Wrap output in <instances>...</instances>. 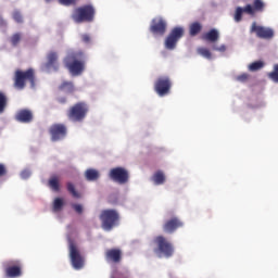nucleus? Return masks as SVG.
Listing matches in <instances>:
<instances>
[{
  "mask_svg": "<svg viewBox=\"0 0 278 278\" xmlns=\"http://www.w3.org/2000/svg\"><path fill=\"white\" fill-rule=\"evenodd\" d=\"M85 59L86 56L81 51H68L66 58L64 59V64L73 77L81 76V74L84 73Z\"/></svg>",
  "mask_w": 278,
  "mask_h": 278,
  "instance_id": "1",
  "label": "nucleus"
},
{
  "mask_svg": "<svg viewBox=\"0 0 278 278\" xmlns=\"http://www.w3.org/2000/svg\"><path fill=\"white\" fill-rule=\"evenodd\" d=\"M49 187L58 192L60 191V182H59V179L56 177H52L50 180H49Z\"/></svg>",
  "mask_w": 278,
  "mask_h": 278,
  "instance_id": "30",
  "label": "nucleus"
},
{
  "mask_svg": "<svg viewBox=\"0 0 278 278\" xmlns=\"http://www.w3.org/2000/svg\"><path fill=\"white\" fill-rule=\"evenodd\" d=\"M71 206H72V208H74V212L77 215H83L84 214V205H81L79 203H72Z\"/></svg>",
  "mask_w": 278,
  "mask_h": 278,
  "instance_id": "33",
  "label": "nucleus"
},
{
  "mask_svg": "<svg viewBox=\"0 0 278 278\" xmlns=\"http://www.w3.org/2000/svg\"><path fill=\"white\" fill-rule=\"evenodd\" d=\"M87 113L88 106L86 103H77L71 109L68 117L73 123H81L86 118Z\"/></svg>",
  "mask_w": 278,
  "mask_h": 278,
  "instance_id": "9",
  "label": "nucleus"
},
{
  "mask_svg": "<svg viewBox=\"0 0 278 278\" xmlns=\"http://www.w3.org/2000/svg\"><path fill=\"white\" fill-rule=\"evenodd\" d=\"M65 206V201L62 198H55L52 203V213L59 215Z\"/></svg>",
  "mask_w": 278,
  "mask_h": 278,
  "instance_id": "19",
  "label": "nucleus"
},
{
  "mask_svg": "<svg viewBox=\"0 0 278 278\" xmlns=\"http://www.w3.org/2000/svg\"><path fill=\"white\" fill-rule=\"evenodd\" d=\"M31 175H33V173H31V170L28 169V168H26V169H24V170L21 172V178H22L23 180L29 179V178L31 177Z\"/></svg>",
  "mask_w": 278,
  "mask_h": 278,
  "instance_id": "36",
  "label": "nucleus"
},
{
  "mask_svg": "<svg viewBox=\"0 0 278 278\" xmlns=\"http://www.w3.org/2000/svg\"><path fill=\"white\" fill-rule=\"evenodd\" d=\"M248 78H249V74L243 73L241 75L236 76L235 80L238 81V83L243 84V83H245L248 80Z\"/></svg>",
  "mask_w": 278,
  "mask_h": 278,
  "instance_id": "37",
  "label": "nucleus"
},
{
  "mask_svg": "<svg viewBox=\"0 0 278 278\" xmlns=\"http://www.w3.org/2000/svg\"><path fill=\"white\" fill-rule=\"evenodd\" d=\"M121 215L116 210H103L100 214V220L102 222V228L104 231H112L114 227L118 226Z\"/></svg>",
  "mask_w": 278,
  "mask_h": 278,
  "instance_id": "2",
  "label": "nucleus"
},
{
  "mask_svg": "<svg viewBox=\"0 0 278 278\" xmlns=\"http://www.w3.org/2000/svg\"><path fill=\"white\" fill-rule=\"evenodd\" d=\"M74 84L72 81H64L61 86H60V90L65 92V93H73L74 92Z\"/></svg>",
  "mask_w": 278,
  "mask_h": 278,
  "instance_id": "24",
  "label": "nucleus"
},
{
  "mask_svg": "<svg viewBox=\"0 0 278 278\" xmlns=\"http://www.w3.org/2000/svg\"><path fill=\"white\" fill-rule=\"evenodd\" d=\"M156 94L164 98L170 91V79L168 77H160L154 86Z\"/></svg>",
  "mask_w": 278,
  "mask_h": 278,
  "instance_id": "12",
  "label": "nucleus"
},
{
  "mask_svg": "<svg viewBox=\"0 0 278 278\" xmlns=\"http://www.w3.org/2000/svg\"><path fill=\"white\" fill-rule=\"evenodd\" d=\"M46 1H47V3H50L51 0H46Z\"/></svg>",
  "mask_w": 278,
  "mask_h": 278,
  "instance_id": "44",
  "label": "nucleus"
},
{
  "mask_svg": "<svg viewBox=\"0 0 278 278\" xmlns=\"http://www.w3.org/2000/svg\"><path fill=\"white\" fill-rule=\"evenodd\" d=\"M8 174V169L4 164L0 163V177H3Z\"/></svg>",
  "mask_w": 278,
  "mask_h": 278,
  "instance_id": "39",
  "label": "nucleus"
},
{
  "mask_svg": "<svg viewBox=\"0 0 278 278\" xmlns=\"http://www.w3.org/2000/svg\"><path fill=\"white\" fill-rule=\"evenodd\" d=\"M252 8L253 14H255V12H263L264 2L262 0H254Z\"/></svg>",
  "mask_w": 278,
  "mask_h": 278,
  "instance_id": "29",
  "label": "nucleus"
},
{
  "mask_svg": "<svg viewBox=\"0 0 278 278\" xmlns=\"http://www.w3.org/2000/svg\"><path fill=\"white\" fill-rule=\"evenodd\" d=\"M264 67V63L262 61L253 62L249 65V71L251 73L257 72Z\"/></svg>",
  "mask_w": 278,
  "mask_h": 278,
  "instance_id": "25",
  "label": "nucleus"
},
{
  "mask_svg": "<svg viewBox=\"0 0 278 278\" xmlns=\"http://www.w3.org/2000/svg\"><path fill=\"white\" fill-rule=\"evenodd\" d=\"M21 34L20 33H16L14 34L12 37H11V43L13 47H16L20 42H21Z\"/></svg>",
  "mask_w": 278,
  "mask_h": 278,
  "instance_id": "34",
  "label": "nucleus"
},
{
  "mask_svg": "<svg viewBox=\"0 0 278 278\" xmlns=\"http://www.w3.org/2000/svg\"><path fill=\"white\" fill-rule=\"evenodd\" d=\"M25 80H28L30 84V88L35 89V73L33 68L27 70L26 72L23 71H16L15 72V88L17 90H24L25 89Z\"/></svg>",
  "mask_w": 278,
  "mask_h": 278,
  "instance_id": "3",
  "label": "nucleus"
},
{
  "mask_svg": "<svg viewBox=\"0 0 278 278\" xmlns=\"http://www.w3.org/2000/svg\"><path fill=\"white\" fill-rule=\"evenodd\" d=\"M85 178L89 182H94L99 180V178H101V174L98 169L88 168L87 170H85Z\"/></svg>",
  "mask_w": 278,
  "mask_h": 278,
  "instance_id": "18",
  "label": "nucleus"
},
{
  "mask_svg": "<svg viewBox=\"0 0 278 278\" xmlns=\"http://www.w3.org/2000/svg\"><path fill=\"white\" fill-rule=\"evenodd\" d=\"M268 79L274 84H278V64L274 65V71L268 73Z\"/></svg>",
  "mask_w": 278,
  "mask_h": 278,
  "instance_id": "26",
  "label": "nucleus"
},
{
  "mask_svg": "<svg viewBox=\"0 0 278 278\" xmlns=\"http://www.w3.org/2000/svg\"><path fill=\"white\" fill-rule=\"evenodd\" d=\"M5 273L8 278H20L22 276V269L18 265L7 267Z\"/></svg>",
  "mask_w": 278,
  "mask_h": 278,
  "instance_id": "20",
  "label": "nucleus"
},
{
  "mask_svg": "<svg viewBox=\"0 0 278 278\" xmlns=\"http://www.w3.org/2000/svg\"><path fill=\"white\" fill-rule=\"evenodd\" d=\"M50 135L52 142L62 141L67 136V128L63 124H54L50 127Z\"/></svg>",
  "mask_w": 278,
  "mask_h": 278,
  "instance_id": "11",
  "label": "nucleus"
},
{
  "mask_svg": "<svg viewBox=\"0 0 278 278\" xmlns=\"http://www.w3.org/2000/svg\"><path fill=\"white\" fill-rule=\"evenodd\" d=\"M251 34H256L257 38H262L263 40H271L274 38V30L270 27L258 26L256 22L252 23Z\"/></svg>",
  "mask_w": 278,
  "mask_h": 278,
  "instance_id": "10",
  "label": "nucleus"
},
{
  "mask_svg": "<svg viewBox=\"0 0 278 278\" xmlns=\"http://www.w3.org/2000/svg\"><path fill=\"white\" fill-rule=\"evenodd\" d=\"M67 241H68V249H70V260L72 267L75 270H81L84 269V257L81 256V253L75 245L74 240L71 238V236H67Z\"/></svg>",
  "mask_w": 278,
  "mask_h": 278,
  "instance_id": "4",
  "label": "nucleus"
},
{
  "mask_svg": "<svg viewBox=\"0 0 278 278\" xmlns=\"http://www.w3.org/2000/svg\"><path fill=\"white\" fill-rule=\"evenodd\" d=\"M0 27H7V21L2 16H0Z\"/></svg>",
  "mask_w": 278,
  "mask_h": 278,
  "instance_id": "42",
  "label": "nucleus"
},
{
  "mask_svg": "<svg viewBox=\"0 0 278 278\" xmlns=\"http://www.w3.org/2000/svg\"><path fill=\"white\" fill-rule=\"evenodd\" d=\"M7 108V96L0 91V115H2Z\"/></svg>",
  "mask_w": 278,
  "mask_h": 278,
  "instance_id": "31",
  "label": "nucleus"
},
{
  "mask_svg": "<svg viewBox=\"0 0 278 278\" xmlns=\"http://www.w3.org/2000/svg\"><path fill=\"white\" fill-rule=\"evenodd\" d=\"M182 226H184V223H181V220H179L178 218H172L164 225V231L167 233H173L175 232V230H177Z\"/></svg>",
  "mask_w": 278,
  "mask_h": 278,
  "instance_id": "17",
  "label": "nucleus"
},
{
  "mask_svg": "<svg viewBox=\"0 0 278 278\" xmlns=\"http://www.w3.org/2000/svg\"><path fill=\"white\" fill-rule=\"evenodd\" d=\"M166 22L161 17H155L152 20L150 31L153 36H164L166 34Z\"/></svg>",
  "mask_w": 278,
  "mask_h": 278,
  "instance_id": "13",
  "label": "nucleus"
},
{
  "mask_svg": "<svg viewBox=\"0 0 278 278\" xmlns=\"http://www.w3.org/2000/svg\"><path fill=\"white\" fill-rule=\"evenodd\" d=\"M184 38V27H174L169 35L165 38L164 48L167 51H175L177 49V43Z\"/></svg>",
  "mask_w": 278,
  "mask_h": 278,
  "instance_id": "7",
  "label": "nucleus"
},
{
  "mask_svg": "<svg viewBox=\"0 0 278 278\" xmlns=\"http://www.w3.org/2000/svg\"><path fill=\"white\" fill-rule=\"evenodd\" d=\"M58 60L59 54L56 52H50L48 54V62L43 65L42 71L46 73L58 72L60 68Z\"/></svg>",
  "mask_w": 278,
  "mask_h": 278,
  "instance_id": "14",
  "label": "nucleus"
},
{
  "mask_svg": "<svg viewBox=\"0 0 278 278\" xmlns=\"http://www.w3.org/2000/svg\"><path fill=\"white\" fill-rule=\"evenodd\" d=\"M15 121L21 124H30L34 121V113L28 109L20 110L15 114Z\"/></svg>",
  "mask_w": 278,
  "mask_h": 278,
  "instance_id": "15",
  "label": "nucleus"
},
{
  "mask_svg": "<svg viewBox=\"0 0 278 278\" xmlns=\"http://www.w3.org/2000/svg\"><path fill=\"white\" fill-rule=\"evenodd\" d=\"M197 52L203 59H206V60H211L212 59V54L208 51V49H206V48H198Z\"/></svg>",
  "mask_w": 278,
  "mask_h": 278,
  "instance_id": "28",
  "label": "nucleus"
},
{
  "mask_svg": "<svg viewBox=\"0 0 278 278\" xmlns=\"http://www.w3.org/2000/svg\"><path fill=\"white\" fill-rule=\"evenodd\" d=\"M204 40L211 43H214L218 40L219 38V33L217 29L212 28L210 31H207L204 36H203Z\"/></svg>",
  "mask_w": 278,
  "mask_h": 278,
  "instance_id": "21",
  "label": "nucleus"
},
{
  "mask_svg": "<svg viewBox=\"0 0 278 278\" xmlns=\"http://www.w3.org/2000/svg\"><path fill=\"white\" fill-rule=\"evenodd\" d=\"M67 191L73 195V198L79 199V193L75 190V185L73 182L67 184Z\"/></svg>",
  "mask_w": 278,
  "mask_h": 278,
  "instance_id": "32",
  "label": "nucleus"
},
{
  "mask_svg": "<svg viewBox=\"0 0 278 278\" xmlns=\"http://www.w3.org/2000/svg\"><path fill=\"white\" fill-rule=\"evenodd\" d=\"M81 40L84 43H90V36L88 34L81 35Z\"/></svg>",
  "mask_w": 278,
  "mask_h": 278,
  "instance_id": "41",
  "label": "nucleus"
},
{
  "mask_svg": "<svg viewBox=\"0 0 278 278\" xmlns=\"http://www.w3.org/2000/svg\"><path fill=\"white\" fill-rule=\"evenodd\" d=\"M75 23H91L94 20V8L92 5L80 7L72 15Z\"/></svg>",
  "mask_w": 278,
  "mask_h": 278,
  "instance_id": "5",
  "label": "nucleus"
},
{
  "mask_svg": "<svg viewBox=\"0 0 278 278\" xmlns=\"http://www.w3.org/2000/svg\"><path fill=\"white\" fill-rule=\"evenodd\" d=\"M109 177L113 182L121 186L127 185V182H129V172L124 167L111 168Z\"/></svg>",
  "mask_w": 278,
  "mask_h": 278,
  "instance_id": "8",
  "label": "nucleus"
},
{
  "mask_svg": "<svg viewBox=\"0 0 278 278\" xmlns=\"http://www.w3.org/2000/svg\"><path fill=\"white\" fill-rule=\"evenodd\" d=\"M213 50L217 51V52H220V53H224L226 51V46L225 45H222L220 47L213 46Z\"/></svg>",
  "mask_w": 278,
  "mask_h": 278,
  "instance_id": "40",
  "label": "nucleus"
},
{
  "mask_svg": "<svg viewBox=\"0 0 278 278\" xmlns=\"http://www.w3.org/2000/svg\"><path fill=\"white\" fill-rule=\"evenodd\" d=\"M152 181L155 186H162L164 185V181H166V177L164 176V173L162 170H159L153 175Z\"/></svg>",
  "mask_w": 278,
  "mask_h": 278,
  "instance_id": "23",
  "label": "nucleus"
},
{
  "mask_svg": "<svg viewBox=\"0 0 278 278\" xmlns=\"http://www.w3.org/2000/svg\"><path fill=\"white\" fill-rule=\"evenodd\" d=\"M59 3L65 7L75 5V0H59Z\"/></svg>",
  "mask_w": 278,
  "mask_h": 278,
  "instance_id": "38",
  "label": "nucleus"
},
{
  "mask_svg": "<svg viewBox=\"0 0 278 278\" xmlns=\"http://www.w3.org/2000/svg\"><path fill=\"white\" fill-rule=\"evenodd\" d=\"M243 12H245V14H250L251 16H253L254 14L253 7L251 4H247L244 8L238 7L236 9L235 17H233L236 23H240V21L242 20Z\"/></svg>",
  "mask_w": 278,
  "mask_h": 278,
  "instance_id": "16",
  "label": "nucleus"
},
{
  "mask_svg": "<svg viewBox=\"0 0 278 278\" xmlns=\"http://www.w3.org/2000/svg\"><path fill=\"white\" fill-rule=\"evenodd\" d=\"M202 26L200 23L194 22L190 25V36H197L199 31H201Z\"/></svg>",
  "mask_w": 278,
  "mask_h": 278,
  "instance_id": "27",
  "label": "nucleus"
},
{
  "mask_svg": "<svg viewBox=\"0 0 278 278\" xmlns=\"http://www.w3.org/2000/svg\"><path fill=\"white\" fill-rule=\"evenodd\" d=\"M13 20L15 21V23H23L24 22L22 13L17 10H15L13 12Z\"/></svg>",
  "mask_w": 278,
  "mask_h": 278,
  "instance_id": "35",
  "label": "nucleus"
},
{
  "mask_svg": "<svg viewBox=\"0 0 278 278\" xmlns=\"http://www.w3.org/2000/svg\"><path fill=\"white\" fill-rule=\"evenodd\" d=\"M59 102L62 103V104H65L66 103V99L65 98H60Z\"/></svg>",
  "mask_w": 278,
  "mask_h": 278,
  "instance_id": "43",
  "label": "nucleus"
},
{
  "mask_svg": "<svg viewBox=\"0 0 278 278\" xmlns=\"http://www.w3.org/2000/svg\"><path fill=\"white\" fill-rule=\"evenodd\" d=\"M106 260L118 263L121 261V250L112 249L106 251Z\"/></svg>",
  "mask_w": 278,
  "mask_h": 278,
  "instance_id": "22",
  "label": "nucleus"
},
{
  "mask_svg": "<svg viewBox=\"0 0 278 278\" xmlns=\"http://www.w3.org/2000/svg\"><path fill=\"white\" fill-rule=\"evenodd\" d=\"M154 241L157 244V249H155L154 252L160 258H170L173 256L175 249L173 248V244L166 240V238L159 236Z\"/></svg>",
  "mask_w": 278,
  "mask_h": 278,
  "instance_id": "6",
  "label": "nucleus"
}]
</instances>
